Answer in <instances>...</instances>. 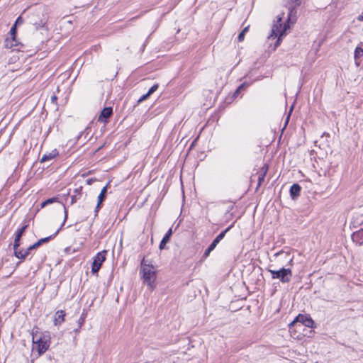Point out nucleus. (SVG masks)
I'll list each match as a JSON object with an SVG mask.
<instances>
[{
    "instance_id": "nucleus-38",
    "label": "nucleus",
    "mask_w": 363,
    "mask_h": 363,
    "mask_svg": "<svg viewBox=\"0 0 363 363\" xmlns=\"http://www.w3.org/2000/svg\"><path fill=\"white\" fill-rule=\"evenodd\" d=\"M292 262H293V258H291L289 260L290 265H292Z\"/></svg>"
},
{
    "instance_id": "nucleus-36",
    "label": "nucleus",
    "mask_w": 363,
    "mask_h": 363,
    "mask_svg": "<svg viewBox=\"0 0 363 363\" xmlns=\"http://www.w3.org/2000/svg\"><path fill=\"white\" fill-rule=\"evenodd\" d=\"M292 110H293V106H291V109H290V112H289V113H291V112L292 111ZM289 117H290V113H289V115H288V116H287V118H286V123H287V122L289 121Z\"/></svg>"
},
{
    "instance_id": "nucleus-24",
    "label": "nucleus",
    "mask_w": 363,
    "mask_h": 363,
    "mask_svg": "<svg viewBox=\"0 0 363 363\" xmlns=\"http://www.w3.org/2000/svg\"><path fill=\"white\" fill-rule=\"evenodd\" d=\"M56 201V199L55 198H52V199H47L46 201H45L44 202L42 203L41 204V207H45L46 205L49 204V203H53L54 201Z\"/></svg>"
},
{
    "instance_id": "nucleus-20",
    "label": "nucleus",
    "mask_w": 363,
    "mask_h": 363,
    "mask_svg": "<svg viewBox=\"0 0 363 363\" xmlns=\"http://www.w3.org/2000/svg\"><path fill=\"white\" fill-rule=\"evenodd\" d=\"M248 30V27H245L242 32L238 35V39L240 42L242 41L245 38V33Z\"/></svg>"
},
{
    "instance_id": "nucleus-28",
    "label": "nucleus",
    "mask_w": 363,
    "mask_h": 363,
    "mask_svg": "<svg viewBox=\"0 0 363 363\" xmlns=\"http://www.w3.org/2000/svg\"><path fill=\"white\" fill-rule=\"evenodd\" d=\"M149 94L147 93H146L145 94L143 95L139 99H138V103H140L145 100H146L148 97H149Z\"/></svg>"
},
{
    "instance_id": "nucleus-34",
    "label": "nucleus",
    "mask_w": 363,
    "mask_h": 363,
    "mask_svg": "<svg viewBox=\"0 0 363 363\" xmlns=\"http://www.w3.org/2000/svg\"><path fill=\"white\" fill-rule=\"evenodd\" d=\"M30 253V251H28L27 249L23 251V255H24V259L29 255Z\"/></svg>"
},
{
    "instance_id": "nucleus-16",
    "label": "nucleus",
    "mask_w": 363,
    "mask_h": 363,
    "mask_svg": "<svg viewBox=\"0 0 363 363\" xmlns=\"http://www.w3.org/2000/svg\"><path fill=\"white\" fill-rule=\"evenodd\" d=\"M289 1H291L292 4H294V6H293V8L290 7L289 9V16L287 18V22H289L291 20V18L292 16V14H293L294 10H295V8L301 4L300 0H289Z\"/></svg>"
},
{
    "instance_id": "nucleus-32",
    "label": "nucleus",
    "mask_w": 363,
    "mask_h": 363,
    "mask_svg": "<svg viewBox=\"0 0 363 363\" xmlns=\"http://www.w3.org/2000/svg\"><path fill=\"white\" fill-rule=\"evenodd\" d=\"M283 254H284V252H283L282 251H280V252H277V253L274 255V256H276V257H277V256H279V255H283ZM284 255H285V256H286V257H288V256H289V254H288L287 252H285V253H284Z\"/></svg>"
},
{
    "instance_id": "nucleus-26",
    "label": "nucleus",
    "mask_w": 363,
    "mask_h": 363,
    "mask_svg": "<svg viewBox=\"0 0 363 363\" xmlns=\"http://www.w3.org/2000/svg\"><path fill=\"white\" fill-rule=\"evenodd\" d=\"M20 239H21V238H18L16 236L14 242H13V249L18 248V247L20 245Z\"/></svg>"
},
{
    "instance_id": "nucleus-7",
    "label": "nucleus",
    "mask_w": 363,
    "mask_h": 363,
    "mask_svg": "<svg viewBox=\"0 0 363 363\" xmlns=\"http://www.w3.org/2000/svg\"><path fill=\"white\" fill-rule=\"evenodd\" d=\"M113 111L111 107L104 108L98 118V121L102 123H106L107 119L112 115Z\"/></svg>"
},
{
    "instance_id": "nucleus-15",
    "label": "nucleus",
    "mask_w": 363,
    "mask_h": 363,
    "mask_svg": "<svg viewBox=\"0 0 363 363\" xmlns=\"http://www.w3.org/2000/svg\"><path fill=\"white\" fill-rule=\"evenodd\" d=\"M172 235V229L170 228L167 232V233L165 234V235L163 237L162 241L160 242V249H163L164 247V245L169 242V238L171 237V235Z\"/></svg>"
},
{
    "instance_id": "nucleus-6",
    "label": "nucleus",
    "mask_w": 363,
    "mask_h": 363,
    "mask_svg": "<svg viewBox=\"0 0 363 363\" xmlns=\"http://www.w3.org/2000/svg\"><path fill=\"white\" fill-rule=\"evenodd\" d=\"M106 250L98 252L94 257V260L91 265V272L96 274L100 269L102 263L106 260Z\"/></svg>"
},
{
    "instance_id": "nucleus-1",
    "label": "nucleus",
    "mask_w": 363,
    "mask_h": 363,
    "mask_svg": "<svg viewBox=\"0 0 363 363\" xmlns=\"http://www.w3.org/2000/svg\"><path fill=\"white\" fill-rule=\"evenodd\" d=\"M140 274L145 284L147 286L151 291L156 286L155 281L157 278L155 267L145 258L143 259L140 264Z\"/></svg>"
},
{
    "instance_id": "nucleus-10",
    "label": "nucleus",
    "mask_w": 363,
    "mask_h": 363,
    "mask_svg": "<svg viewBox=\"0 0 363 363\" xmlns=\"http://www.w3.org/2000/svg\"><path fill=\"white\" fill-rule=\"evenodd\" d=\"M108 184H106V186H105L101 191V193L99 194V196H98V202H97V205L96 206V213L98 212L99 208H100V206L101 204L102 203V202L104 201L105 198H106V192H107V189H108Z\"/></svg>"
},
{
    "instance_id": "nucleus-14",
    "label": "nucleus",
    "mask_w": 363,
    "mask_h": 363,
    "mask_svg": "<svg viewBox=\"0 0 363 363\" xmlns=\"http://www.w3.org/2000/svg\"><path fill=\"white\" fill-rule=\"evenodd\" d=\"M301 188L298 184H294L290 188V194L292 199H295L296 197L300 195Z\"/></svg>"
},
{
    "instance_id": "nucleus-3",
    "label": "nucleus",
    "mask_w": 363,
    "mask_h": 363,
    "mask_svg": "<svg viewBox=\"0 0 363 363\" xmlns=\"http://www.w3.org/2000/svg\"><path fill=\"white\" fill-rule=\"evenodd\" d=\"M267 271L271 274L272 279H279L284 284L289 283L292 277V272L289 268H281L279 270L267 269Z\"/></svg>"
},
{
    "instance_id": "nucleus-30",
    "label": "nucleus",
    "mask_w": 363,
    "mask_h": 363,
    "mask_svg": "<svg viewBox=\"0 0 363 363\" xmlns=\"http://www.w3.org/2000/svg\"><path fill=\"white\" fill-rule=\"evenodd\" d=\"M214 249L211 248V245L208 247V249L204 252V256L208 257L211 251H213Z\"/></svg>"
},
{
    "instance_id": "nucleus-33",
    "label": "nucleus",
    "mask_w": 363,
    "mask_h": 363,
    "mask_svg": "<svg viewBox=\"0 0 363 363\" xmlns=\"http://www.w3.org/2000/svg\"><path fill=\"white\" fill-rule=\"evenodd\" d=\"M67 218V211L66 208H65V218H64V222H63L62 225H64V223L66 221Z\"/></svg>"
},
{
    "instance_id": "nucleus-37",
    "label": "nucleus",
    "mask_w": 363,
    "mask_h": 363,
    "mask_svg": "<svg viewBox=\"0 0 363 363\" xmlns=\"http://www.w3.org/2000/svg\"><path fill=\"white\" fill-rule=\"evenodd\" d=\"M56 100H57V96H56L54 95V96H52L51 97L52 102H55Z\"/></svg>"
},
{
    "instance_id": "nucleus-11",
    "label": "nucleus",
    "mask_w": 363,
    "mask_h": 363,
    "mask_svg": "<svg viewBox=\"0 0 363 363\" xmlns=\"http://www.w3.org/2000/svg\"><path fill=\"white\" fill-rule=\"evenodd\" d=\"M65 313L62 310L57 311L54 317V324L55 325H61L65 320Z\"/></svg>"
},
{
    "instance_id": "nucleus-35",
    "label": "nucleus",
    "mask_w": 363,
    "mask_h": 363,
    "mask_svg": "<svg viewBox=\"0 0 363 363\" xmlns=\"http://www.w3.org/2000/svg\"><path fill=\"white\" fill-rule=\"evenodd\" d=\"M357 20L359 21H363V13L357 17Z\"/></svg>"
},
{
    "instance_id": "nucleus-8",
    "label": "nucleus",
    "mask_w": 363,
    "mask_h": 363,
    "mask_svg": "<svg viewBox=\"0 0 363 363\" xmlns=\"http://www.w3.org/2000/svg\"><path fill=\"white\" fill-rule=\"evenodd\" d=\"M363 56V43L360 42L354 50V58L357 66L359 65V60Z\"/></svg>"
},
{
    "instance_id": "nucleus-29",
    "label": "nucleus",
    "mask_w": 363,
    "mask_h": 363,
    "mask_svg": "<svg viewBox=\"0 0 363 363\" xmlns=\"http://www.w3.org/2000/svg\"><path fill=\"white\" fill-rule=\"evenodd\" d=\"M23 23V19L21 16H19V17L16 19V22H15V23H14V24H15L16 26H17V25H21V24H22Z\"/></svg>"
},
{
    "instance_id": "nucleus-21",
    "label": "nucleus",
    "mask_w": 363,
    "mask_h": 363,
    "mask_svg": "<svg viewBox=\"0 0 363 363\" xmlns=\"http://www.w3.org/2000/svg\"><path fill=\"white\" fill-rule=\"evenodd\" d=\"M245 83H243V84H240V85L237 88V89L235 90V91L234 92V94H233V97H236V96L239 94L240 91L242 89H244V87H245Z\"/></svg>"
},
{
    "instance_id": "nucleus-25",
    "label": "nucleus",
    "mask_w": 363,
    "mask_h": 363,
    "mask_svg": "<svg viewBox=\"0 0 363 363\" xmlns=\"http://www.w3.org/2000/svg\"><path fill=\"white\" fill-rule=\"evenodd\" d=\"M158 88V84H154L150 89L149 91H147V94H149V96H150L151 94H152Z\"/></svg>"
},
{
    "instance_id": "nucleus-27",
    "label": "nucleus",
    "mask_w": 363,
    "mask_h": 363,
    "mask_svg": "<svg viewBox=\"0 0 363 363\" xmlns=\"http://www.w3.org/2000/svg\"><path fill=\"white\" fill-rule=\"evenodd\" d=\"M16 26L14 24L11 28V30H10V33L11 35H12L13 37V40H15V35H16Z\"/></svg>"
},
{
    "instance_id": "nucleus-31",
    "label": "nucleus",
    "mask_w": 363,
    "mask_h": 363,
    "mask_svg": "<svg viewBox=\"0 0 363 363\" xmlns=\"http://www.w3.org/2000/svg\"><path fill=\"white\" fill-rule=\"evenodd\" d=\"M38 247V246H36V245H35V243H34L33 245H30V247H28L27 248V250H28V251H30V250H33V249L37 248Z\"/></svg>"
},
{
    "instance_id": "nucleus-2",
    "label": "nucleus",
    "mask_w": 363,
    "mask_h": 363,
    "mask_svg": "<svg viewBox=\"0 0 363 363\" xmlns=\"http://www.w3.org/2000/svg\"><path fill=\"white\" fill-rule=\"evenodd\" d=\"M281 21L282 17L278 16L277 21L273 25L271 34L269 36V39H274L277 38V40L274 44V50H275L280 45L282 36L285 35L286 30L289 28L288 23H285L284 25H283Z\"/></svg>"
},
{
    "instance_id": "nucleus-5",
    "label": "nucleus",
    "mask_w": 363,
    "mask_h": 363,
    "mask_svg": "<svg viewBox=\"0 0 363 363\" xmlns=\"http://www.w3.org/2000/svg\"><path fill=\"white\" fill-rule=\"evenodd\" d=\"M32 339L33 344L37 345L39 354H43L48 349L50 343L45 336L38 337L36 335H33Z\"/></svg>"
},
{
    "instance_id": "nucleus-17",
    "label": "nucleus",
    "mask_w": 363,
    "mask_h": 363,
    "mask_svg": "<svg viewBox=\"0 0 363 363\" xmlns=\"http://www.w3.org/2000/svg\"><path fill=\"white\" fill-rule=\"evenodd\" d=\"M262 169V172L259 174L258 177V186H261L262 183L264 182L268 167L267 166L263 167Z\"/></svg>"
},
{
    "instance_id": "nucleus-19",
    "label": "nucleus",
    "mask_w": 363,
    "mask_h": 363,
    "mask_svg": "<svg viewBox=\"0 0 363 363\" xmlns=\"http://www.w3.org/2000/svg\"><path fill=\"white\" fill-rule=\"evenodd\" d=\"M15 256L18 259H24L23 251L18 248L14 249Z\"/></svg>"
},
{
    "instance_id": "nucleus-23",
    "label": "nucleus",
    "mask_w": 363,
    "mask_h": 363,
    "mask_svg": "<svg viewBox=\"0 0 363 363\" xmlns=\"http://www.w3.org/2000/svg\"><path fill=\"white\" fill-rule=\"evenodd\" d=\"M27 228V225H24L23 226L21 229H19L16 234V236L18 237V238H21L22 235L23 234L25 230Z\"/></svg>"
},
{
    "instance_id": "nucleus-13",
    "label": "nucleus",
    "mask_w": 363,
    "mask_h": 363,
    "mask_svg": "<svg viewBox=\"0 0 363 363\" xmlns=\"http://www.w3.org/2000/svg\"><path fill=\"white\" fill-rule=\"evenodd\" d=\"M230 227L221 232L217 237L213 240L211 242V248L215 249L217 245L220 242V241L225 237V233L229 230Z\"/></svg>"
},
{
    "instance_id": "nucleus-18",
    "label": "nucleus",
    "mask_w": 363,
    "mask_h": 363,
    "mask_svg": "<svg viewBox=\"0 0 363 363\" xmlns=\"http://www.w3.org/2000/svg\"><path fill=\"white\" fill-rule=\"evenodd\" d=\"M58 231H59V230L53 235L39 240L37 242H35V245L39 247L43 243L49 241L52 237L55 236V235L58 233Z\"/></svg>"
},
{
    "instance_id": "nucleus-22",
    "label": "nucleus",
    "mask_w": 363,
    "mask_h": 363,
    "mask_svg": "<svg viewBox=\"0 0 363 363\" xmlns=\"http://www.w3.org/2000/svg\"><path fill=\"white\" fill-rule=\"evenodd\" d=\"M245 83H243V84H240V85L237 88V89L235 90V91L234 92V94H233V97H236V96L239 94L240 91L242 89H244V87H245Z\"/></svg>"
},
{
    "instance_id": "nucleus-12",
    "label": "nucleus",
    "mask_w": 363,
    "mask_h": 363,
    "mask_svg": "<svg viewBox=\"0 0 363 363\" xmlns=\"http://www.w3.org/2000/svg\"><path fill=\"white\" fill-rule=\"evenodd\" d=\"M58 155V151L56 149L52 150L51 152L45 153L41 158L40 162H44L54 159Z\"/></svg>"
},
{
    "instance_id": "nucleus-9",
    "label": "nucleus",
    "mask_w": 363,
    "mask_h": 363,
    "mask_svg": "<svg viewBox=\"0 0 363 363\" xmlns=\"http://www.w3.org/2000/svg\"><path fill=\"white\" fill-rule=\"evenodd\" d=\"M352 240L357 245H363V229H360L352 235Z\"/></svg>"
},
{
    "instance_id": "nucleus-4",
    "label": "nucleus",
    "mask_w": 363,
    "mask_h": 363,
    "mask_svg": "<svg viewBox=\"0 0 363 363\" xmlns=\"http://www.w3.org/2000/svg\"><path fill=\"white\" fill-rule=\"evenodd\" d=\"M314 322L310 316L306 315H298L293 322L289 324V328L295 325L296 328L301 329L303 325L308 328H313Z\"/></svg>"
}]
</instances>
